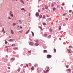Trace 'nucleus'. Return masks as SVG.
<instances>
[{
  "mask_svg": "<svg viewBox=\"0 0 73 73\" xmlns=\"http://www.w3.org/2000/svg\"><path fill=\"white\" fill-rule=\"evenodd\" d=\"M48 58H51V56L50 54H48L46 56Z\"/></svg>",
  "mask_w": 73,
  "mask_h": 73,
  "instance_id": "f257e3e1",
  "label": "nucleus"
},
{
  "mask_svg": "<svg viewBox=\"0 0 73 73\" xmlns=\"http://www.w3.org/2000/svg\"><path fill=\"white\" fill-rule=\"evenodd\" d=\"M11 34H14V32L13 31V30H11Z\"/></svg>",
  "mask_w": 73,
  "mask_h": 73,
  "instance_id": "f03ea898",
  "label": "nucleus"
},
{
  "mask_svg": "<svg viewBox=\"0 0 73 73\" xmlns=\"http://www.w3.org/2000/svg\"><path fill=\"white\" fill-rule=\"evenodd\" d=\"M21 11H23L24 10V11L25 12H26V10L24 8H22L21 9Z\"/></svg>",
  "mask_w": 73,
  "mask_h": 73,
  "instance_id": "7ed1b4c3",
  "label": "nucleus"
},
{
  "mask_svg": "<svg viewBox=\"0 0 73 73\" xmlns=\"http://www.w3.org/2000/svg\"><path fill=\"white\" fill-rule=\"evenodd\" d=\"M30 45H31V46H33V43L32 42H30V44H29Z\"/></svg>",
  "mask_w": 73,
  "mask_h": 73,
  "instance_id": "20e7f679",
  "label": "nucleus"
},
{
  "mask_svg": "<svg viewBox=\"0 0 73 73\" xmlns=\"http://www.w3.org/2000/svg\"><path fill=\"white\" fill-rule=\"evenodd\" d=\"M36 15L37 17H38L39 16V13H36Z\"/></svg>",
  "mask_w": 73,
  "mask_h": 73,
  "instance_id": "39448f33",
  "label": "nucleus"
},
{
  "mask_svg": "<svg viewBox=\"0 0 73 73\" xmlns=\"http://www.w3.org/2000/svg\"><path fill=\"white\" fill-rule=\"evenodd\" d=\"M66 71H69V72H70L71 71V70L70 69H68L66 70Z\"/></svg>",
  "mask_w": 73,
  "mask_h": 73,
  "instance_id": "423d86ee",
  "label": "nucleus"
},
{
  "mask_svg": "<svg viewBox=\"0 0 73 73\" xmlns=\"http://www.w3.org/2000/svg\"><path fill=\"white\" fill-rule=\"evenodd\" d=\"M35 45L36 46H38L39 45V43L36 42V43L35 44Z\"/></svg>",
  "mask_w": 73,
  "mask_h": 73,
  "instance_id": "0eeeda50",
  "label": "nucleus"
},
{
  "mask_svg": "<svg viewBox=\"0 0 73 73\" xmlns=\"http://www.w3.org/2000/svg\"><path fill=\"white\" fill-rule=\"evenodd\" d=\"M20 1L22 2L23 4H24V3L23 0H20Z\"/></svg>",
  "mask_w": 73,
  "mask_h": 73,
  "instance_id": "6e6552de",
  "label": "nucleus"
},
{
  "mask_svg": "<svg viewBox=\"0 0 73 73\" xmlns=\"http://www.w3.org/2000/svg\"><path fill=\"white\" fill-rule=\"evenodd\" d=\"M68 50L69 51L68 52V53H71V50L70 49H69Z\"/></svg>",
  "mask_w": 73,
  "mask_h": 73,
  "instance_id": "1a4fd4ad",
  "label": "nucleus"
},
{
  "mask_svg": "<svg viewBox=\"0 0 73 73\" xmlns=\"http://www.w3.org/2000/svg\"><path fill=\"white\" fill-rule=\"evenodd\" d=\"M13 40L12 39H11L10 40H8V41L9 42H12Z\"/></svg>",
  "mask_w": 73,
  "mask_h": 73,
  "instance_id": "9d476101",
  "label": "nucleus"
},
{
  "mask_svg": "<svg viewBox=\"0 0 73 73\" xmlns=\"http://www.w3.org/2000/svg\"><path fill=\"white\" fill-rule=\"evenodd\" d=\"M54 3H53L51 4V6H52V7H54Z\"/></svg>",
  "mask_w": 73,
  "mask_h": 73,
  "instance_id": "9b49d317",
  "label": "nucleus"
},
{
  "mask_svg": "<svg viewBox=\"0 0 73 73\" xmlns=\"http://www.w3.org/2000/svg\"><path fill=\"white\" fill-rule=\"evenodd\" d=\"M18 49V47H15V48H13L14 50H17Z\"/></svg>",
  "mask_w": 73,
  "mask_h": 73,
  "instance_id": "f8f14e48",
  "label": "nucleus"
},
{
  "mask_svg": "<svg viewBox=\"0 0 73 73\" xmlns=\"http://www.w3.org/2000/svg\"><path fill=\"white\" fill-rule=\"evenodd\" d=\"M50 70V68H47V70H46L47 71V72H48Z\"/></svg>",
  "mask_w": 73,
  "mask_h": 73,
  "instance_id": "ddd939ff",
  "label": "nucleus"
},
{
  "mask_svg": "<svg viewBox=\"0 0 73 73\" xmlns=\"http://www.w3.org/2000/svg\"><path fill=\"white\" fill-rule=\"evenodd\" d=\"M38 27L39 28H40L41 30H43L42 29L41 27H40V26H38Z\"/></svg>",
  "mask_w": 73,
  "mask_h": 73,
  "instance_id": "4468645a",
  "label": "nucleus"
},
{
  "mask_svg": "<svg viewBox=\"0 0 73 73\" xmlns=\"http://www.w3.org/2000/svg\"><path fill=\"white\" fill-rule=\"evenodd\" d=\"M51 36V35H49L48 36V38H50V37Z\"/></svg>",
  "mask_w": 73,
  "mask_h": 73,
  "instance_id": "2eb2a0df",
  "label": "nucleus"
},
{
  "mask_svg": "<svg viewBox=\"0 0 73 73\" xmlns=\"http://www.w3.org/2000/svg\"><path fill=\"white\" fill-rule=\"evenodd\" d=\"M42 17V16L41 15H40L39 17V19H41Z\"/></svg>",
  "mask_w": 73,
  "mask_h": 73,
  "instance_id": "dca6fc26",
  "label": "nucleus"
},
{
  "mask_svg": "<svg viewBox=\"0 0 73 73\" xmlns=\"http://www.w3.org/2000/svg\"><path fill=\"white\" fill-rule=\"evenodd\" d=\"M15 58H13L11 59V60H14Z\"/></svg>",
  "mask_w": 73,
  "mask_h": 73,
  "instance_id": "f3484780",
  "label": "nucleus"
},
{
  "mask_svg": "<svg viewBox=\"0 0 73 73\" xmlns=\"http://www.w3.org/2000/svg\"><path fill=\"white\" fill-rule=\"evenodd\" d=\"M44 36L45 37H47V35L46 34H44Z\"/></svg>",
  "mask_w": 73,
  "mask_h": 73,
  "instance_id": "a211bd4d",
  "label": "nucleus"
},
{
  "mask_svg": "<svg viewBox=\"0 0 73 73\" xmlns=\"http://www.w3.org/2000/svg\"><path fill=\"white\" fill-rule=\"evenodd\" d=\"M44 52L45 53H46V52H47V50H44Z\"/></svg>",
  "mask_w": 73,
  "mask_h": 73,
  "instance_id": "6ab92c4d",
  "label": "nucleus"
},
{
  "mask_svg": "<svg viewBox=\"0 0 73 73\" xmlns=\"http://www.w3.org/2000/svg\"><path fill=\"white\" fill-rule=\"evenodd\" d=\"M43 72H44V73H46L48 72H47V71L46 70V71H45V70H44Z\"/></svg>",
  "mask_w": 73,
  "mask_h": 73,
  "instance_id": "aec40b11",
  "label": "nucleus"
},
{
  "mask_svg": "<svg viewBox=\"0 0 73 73\" xmlns=\"http://www.w3.org/2000/svg\"><path fill=\"white\" fill-rule=\"evenodd\" d=\"M10 15H11V17H13V16H14L13 14H10Z\"/></svg>",
  "mask_w": 73,
  "mask_h": 73,
  "instance_id": "412c9836",
  "label": "nucleus"
},
{
  "mask_svg": "<svg viewBox=\"0 0 73 73\" xmlns=\"http://www.w3.org/2000/svg\"><path fill=\"white\" fill-rule=\"evenodd\" d=\"M13 26L16 25V23H13Z\"/></svg>",
  "mask_w": 73,
  "mask_h": 73,
  "instance_id": "4be33fe9",
  "label": "nucleus"
},
{
  "mask_svg": "<svg viewBox=\"0 0 73 73\" xmlns=\"http://www.w3.org/2000/svg\"><path fill=\"white\" fill-rule=\"evenodd\" d=\"M19 22L21 24L22 23V22H21V20H19Z\"/></svg>",
  "mask_w": 73,
  "mask_h": 73,
  "instance_id": "5701e85b",
  "label": "nucleus"
},
{
  "mask_svg": "<svg viewBox=\"0 0 73 73\" xmlns=\"http://www.w3.org/2000/svg\"><path fill=\"white\" fill-rule=\"evenodd\" d=\"M45 9H47L48 8V7L47 6H45Z\"/></svg>",
  "mask_w": 73,
  "mask_h": 73,
  "instance_id": "b1692460",
  "label": "nucleus"
},
{
  "mask_svg": "<svg viewBox=\"0 0 73 73\" xmlns=\"http://www.w3.org/2000/svg\"><path fill=\"white\" fill-rule=\"evenodd\" d=\"M54 53L56 52V49L55 48L54 49Z\"/></svg>",
  "mask_w": 73,
  "mask_h": 73,
  "instance_id": "393cba45",
  "label": "nucleus"
},
{
  "mask_svg": "<svg viewBox=\"0 0 73 73\" xmlns=\"http://www.w3.org/2000/svg\"><path fill=\"white\" fill-rule=\"evenodd\" d=\"M32 34L33 36H34V34L33 32H32Z\"/></svg>",
  "mask_w": 73,
  "mask_h": 73,
  "instance_id": "a878e982",
  "label": "nucleus"
},
{
  "mask_svg": "<svg viewBox=\"0 0 73 73\" xmlns=\"http://www.w3.org/2000/svg\"><path fill=\"white\" fill-rule=\"evenodd\" d=\"M49 31L50 32H51L52 31V29H50L49 30Z\"/></svg>",
  "mask_w": 73,
  "mask_h": 73,
  "instance_id": "bb28decb",
  "label": "nucleus"
},
{
  "mask_svg": "<svg viewBox=\"0 0 73 73\" xmlns=\"http://www.w3.org/2000/svg\"><path fill=\"white\" fill-rule=\"evenodd\" d=\"M56 10V8L55 7H54L53 8V10L54 11Z\"/></svg>",
  "mask_w": 73,
  "mask_h": 73,
  "instance_id": "cd10ccee",
  "label": "nucleus"
},
{
  "mask_svg": "<svg viewBox=\"0 0 73 73\" xmlns=\"http://www.w3.org/2000/svg\"><path fill=\"white\" fill-rule=\"evenodd\" d=\"M28 53H30V54H31V51H28Z\"/></svg>",
  "mask_w": 73,
  "mask_h": 73,
  "instance_id": "c85d7f7f",
  "label": "nucleus"
},
{
  "mask_svg": "<svg viewBox=\"0 0 73 73\" xmlns=\"http://www.w3.org/2000/svg\"><path fill=\"white\" fill-rule=\"evenodd\" d=\"M20 33H22L23 32V31H21L19 32Z\"/></svg>",
  "mask_w": 73,
  "mask_h": 73,
  "instance_id": "c756f323",
  "label": "nucleus"
},
{
  "mask_svg": "<svg viewBox=\"0 0 73 73\" xmlns=\"http://www.w3.org/2000/svg\"><path fill=\"white\" fill-rule=\"evenodd\" d=\"M43 25H46V24L45 23H43Z\"/></svg>",
  "mask_w": 73,
  "mask_h": 73,
  "instance_id": "7c9ffc66",
  "label": "nucleus"
},
{
  "mask_svg": "<svg viewBox=\"0 0 73 73\" xmlns=\"http://www.w3.org/2000/svg\"><path fill=\"white\" fill-rule=\"evenodd\" d=\"M15 46V44H13L12 45V46Z\"/></svg>",
  "mask_w": 73,
  "mask_h": 73,
  "instance_id": "2f4dec72",
  "label": "nucleus"
},
{
  "mask_svg": "<svg viewBox=\"0 0 73 73\" xmlns=\"http://www.w3.org/2000/svg\"><path fill=\"white\" fill-rule=\"evenodd\" d=\"M61 26H60L59 28L58 29L60 30L61 29Z\"/></svg>",
  "mask_w": 73,
  "mask_h": 73,
  "instance_id": "473e14b6",
  "label": "nucleus"
},
{
  "mask_svg": "<svg viewBox=\"0 0 73 73\" xmlns=\"http://www.w3.org/2000/svg\"><path fill=\"white\" fill-rule=\"evenodd\" d=\"M29 66H32L31 64V63H30L29 64Z\"/></svg>",
  "mask_w": 73,
  "mask_h": 73,
  "instance_id": "72a5a7b5",
  "label": "nucleus"
},
{
  "mask_svg": "<svg viewBox=\"0 0 73 73\" xmlns=\"http://www.w3.org/2000/svg\"><path fill=\"white\" fill-rule=\"evenodd\" d=\"M4 30H5L4 28H3V29L2 30V31L3 32L4 31Z\"/></svg>",
  "mask_w": 73,
  "mask_h": 73,
  "instance_id": "f704fd0d",
  "label": "nucleus"
},
{
  "mask_svg": "<svg viewBox=\"0 0 73 73\" xmlns=\"http://www.w3.org/2000/svg\"><path fill=\"white\" fill-rule=\"evenodd\" d=\"M20 70V69H18V72H19Z\"/></svg>",
  "mask_w": 73,
  "mask_h": 73,
  "instance_id": "c9c22d12",
  "label": "nucleus"
},
{
  "mask_svg": "<svg viewBox=\"0 0 73 73\" xmlns=\"http://www.w3.org/2000/svg\"><path fill=\"white\" fill-rule=\"evenodd\" d=\"M12 13V12H10V15H11Z\"/></svg>",
  "mask_w": 73,
  "mask_h": 73,
  "instance_id": "e433bc0d",
  "label": "nucleus"
},
{
  "mask_svg": "<svg viewBox=\"0 0 73 73\" xmlns=\"http://www.w3.org/2000/svg\"><path fill=\"white\" fill-rule=\"evenodd\" d=\"M38 66V64H36L35 65V66Z\"/></svg>",
  "mask_w": 73,
  "mask_h": 73,
  "instance_id": "4c0bfd02",
  "label": "nucleus"
},
{
  "mask_svg": "<svg viewBox=\"0 0 73 73\" xmlns=\"http://www.w3.org/2000/svg\"><path fill=\"white\" fill-rule=\"evenodd\" d=\"M66 15V13H64V14H63V16H65Z\"/></svg>",
  "mask_w": 73,
  "mask_h": 73,
  "instance_id": "58836bf2",
  "label": "nucleus"
},
{
  "mask_svg": "<svg viewBox=\"0 0 73 73\" xmlns=\"http://www.w3.org/2000/svg\"><path fill=\"white\" fill-rule=\"evenodd\" d=\"M31 69H32V70H33L34 69V67H32L31 68Z\"/></svg>",
  "mask_w": 73,
  "mask_h": 73,
  "instance_id": "ea45409f",
  "label": "nucleus"
},
{
  "mask_svg": "<svg viewBox=\"0 0 73 73\" xmlns=\"http://www.w3.org/2000/svg\"><path fill=\"white\" fill-rule=\"evenodd\" d=\"M64 5V3H62V5L63 6Z\"/></svg>",
  "mask_w": 73,
  "mask_h": 73,
  "instance_id": "a19ab883",
  "label": "nucleus"
},
{
  "mask_svg": "<svg viewBox=\"0 0 73 73\" xmlns=\"http://www.w3.org/2000/svg\"><path fill=\"white\" fill-rule=\"evenodd\" d=\"M7 41H5V44H7Z\"/></svg>",
  "mask_w": 73,
  "mask_h": 73,
  "instance_id": "79ce46f5",
  "label": "nucleus"
},
{
  "mask_svg": "<svg viewBox=\"0 0 73 73\" xmlns=\"http://www.w3.org/2000/svg\"><path fill=\"white\" fill-rule=\"evenodd\" d=\"M69 12L70 13L71 12H72V10H69Z\"/></svg>",
  "mask_w": 73,
  "mask_h": 73,
  "instance_id": "37998d69",
  "label": "nucleus"
},
{
  "mask_svg": "<svg viewBox=\"0 0 73 73\" xmlns=\"http://www.w3.org/2000/svg\"><path fill=\"white\" fill-rule=\"evenodd\" d=\"M66 67L67 68H68V65H67L66 66Z\"/></svg>",
  "mask_w": 73,
  "mask_h": 73,
  "instance_id": "c03bdc74",
  "label": "nucleus"
},
{
  "mask_svg": "<svg viewBox=\"0 0 73 73\" xmlns=\"http://www.w3.org/2000/svg\"><path fill=\"white\" fill-rule=\"evenodd\" d=\"M36 42H38V40H36Z\"/></svg>",
  "mask_w": 73,
  "mask_h": 73,
  "instance_id": "a18cd8bd",
  "label": "nucleus"
},
{
  "mask_svg": "<svg viewBox=\"0 0 73 73\" xmlns=\"http://www.w3.org/2000/svg\"><path fill=\"white\" fill-rule=\"evenodd\" d=\"M43 18L44 19V18H45V16L44 15V16H43Z\"/></svg>",
  "mask_w": 73,
  "mask_h": 73,
  "instance_id": "49530a36",
  "label": "nucleus"
},
{
  "mask_svg": "<svg viewBox=\"0 0 73 73\" xmlns=\"http://www.w3.org/2000/svg\"><path fill=\"white\" fill-rule=\"evenodd\" d=\"M51 19V18H49L48 19V20L50 21V20Z\"/></svg>",
  "mask_w": 73,
  "mask_h": 73,
  "instance_id": "de8ad7c7",
  "label": "nucleus"
},
{
  "mask_svg": "<svg viewBox=\"0 0 73 73\" xmlns=\"http://www.w3.org/2000/svg\"><path fill=\"white\" fill-rule=\"evenodd\" d=\"M8 18H9V19H11L10 17H9Z\"/></svg>",
  "mask_w": 73,
  "mask_h": 73,
  "instance_id": "09e8293b",
  "label": "nucleus"
},
{
  "mask_svg": "<svg viewBox=\"0 0 73 73\" xmlns=\"http://www.w3.org/2000/svg\"><path fill=\"white\" fill-rule=\"evenodd\" d=\"M42 10H44V8H42Z\"/></svg>",
  "mask_w": 73,
  "mask_h": 73,
  "instance_id": "8fccbe9b",
  "label": "nucleus"
},
{
  "mask_svg": "<svg viewBox=\"0 0 73 73\" xmlns=\"http://www.w3.org/2000/svg\"><path fill=\"white\" fill-rule=\"evenodd\" d=\"M66 20H68V19L67 18H66Z\"/></svg>",
  "mask_w": 73,
  "mask_h": 73,
  "instance_id": "3c124183",
  "label": "nucleus"
},
{
  "mask_svg": "<svg viewBox=\"0 0 73 73\" xmlns=\"http://www.w3.org/2000/svg\"><path fill=\"white\" fill-rule=\"evenodd\" d=\"M8 69H10V68H9V67H8Z\"/></svg>",
  "mask_w": 73,
  "mask_h": 73,
  "instance_id": "603ef678",
  "label": "nucleus"
},
{
  "mask_svg": "<svg viewBox=\"0 0 73 73\" xmlns=\"http://www.w3.org/2000/svg\"><path fill=\"white\" fill-rule=\"evenodd\" d=\"M38 12H40V10L39 9V10H38Z\"/></svg>",
  "mask_w": 73,
  "mask_h": 73,
  "instance_id": "864d4df0",
  "label": "nucleus"
},
{
  "mask_svg": "<svg viewBox=\"0 0 73 73\" xmlns=\"http://www.w3.org/2000/svg\"><path fill=\"white\" fill-rule=\"evenodd\" d=\"M29 39H30V40L31 41H32V39H31V38H29Z\"/></svg>",
  "mask_w": 73,
  "mask_h": 73,
  "instance_id": "5fc2aeb1",
  "label": "nucleus"
},
{
  "mask_svg": "<svg viewBox=\"0 0 73 73\" xmlns=\"http://www.w3.org/2000/svg\"><path fill=\"white\" fill-rule=\"evenodd\" d=\"M69 48H72V46H69Z\"/></svg>",
  "mask_w": 73,
  "mask_h": 73,
  "instance_id": "6e6d98bb",
  "label": "nucleus"
},
{
  "mask_svg": "<svg viewBox=\"0 0 73 73\" xmlns=\"http://www.w3.org/2000/svg\"><path fill=\"white\" fill-rule=\"evenodd\" d=\"M20 28H21V29H22V27H21V26H20Z\"/></svg>",
  "mask_w": 73,
  "mask_h": 73,
  "instance_id": "4d7b16f0",
  "label": "nucleus"
},
{
  "mask_svg": "<svg viewBox=\"0 0 73 73\" xmlns=\"http://www.w3.org/2000/svg\"><path fill=\"white\" fill-rule=\"evenodd\" d=\"M6 32L5 31H4V32H3V33H5Z\"/></svg>",
  "mask_w": 73,
  "mask_h": 73,
  "instance_id": "13d9d810",
  "label": "nucleus"
},
{
  "mask_svg": "<svg viewBox=\"0 0 73 73\" xmlns=\"http://www.w3.org/2000/svg\"><path fill=\"white\" fill-rule=\"evenodd\" d=\"M27 33H28V32H26V34H27Z\"/></svg>",
  "mask_w": 73,
  "mask_h": 73,
  "instance_id": "bf43d9fd",
  "label": "nucleus"
},
{
  "mask_svg": "<svg viewBox=\"0 0 73 73\" xmlns=\"http://www.w3.org/2000/svg\"><path fill=\"white\" fill-rule=\"evenodd\" d=\"M17 28H19V26H18L17 27Z\"/></svg>",
  "mask_w": 73,
  "mask_h": 73,
  "instance_id": "052dcab7",
  "label": "nucleus"
},
{
  "mask_svg": "<svg viewBox=\"0 0 73 73\" xmlns=\"http://www.w3.org/2000/svg\"><path fill=\"white\" fill-rule=\"evenodd\" d=\"M30 15H31V14H29V16H30Z\"/></svg>",
  "mask_w": 73,
  "mask_h": 73,
  "instance_id": "680f3d73",
  "label": "nucleus"
},
{
  "mask_svg": "<svg viewBox=\"0 0 73 73\" xmlns=\"http://www.w3.org/2000/svg\"><path fill=\"white\" fill-rule=\"evenodd\" d=\"M26 66H27V67L28 66V65L27 64H26Z\"/></svg>",
  "mask_w": 73,
  "mask_h": 73,
  "instance_id": "e2e57ef3",
  "label": "nucleus"
},
{
  "mask_svg": "<svg viewBox=\"0 0 73 73\" xmlns=\"http://www.w3.org/2000/svg\"><path fill=\"white\" fill-rule=\"evenodd\" d=\"M59 39H60V40H61V38H59Z\"/></svg>",
  "mask_w": 73,
  "mask_h": 73,
  "instance_id": "0e129e2a",
  "label": "nucleus"
},
{
  "mask_svg": "<svg viewBox=\"0 0 73 73\" xmlns=\"http://www.w3.org/2000/svg\"><path fill=\"white\" fill-rule=\"evenodd\" d=\"M24 67L25 68H26V66H24Z\"/></svg>",
  "mask_w": 73,
  "mask_h": 73,
  "instance_id": "69168bd1",
  "label": "nucleus"
},
{
  "mask_svg": "<svg viewBox=\"0 0 73 73\" xmlns=\"http://www.w3.org/2000/svg\"><path fill=\"white\" fill-rule=\"evenodd\" d=\"M29 32V30H28V32Z\"/></svg>",
  "mask_w": 73,
  "mask_h": 73,
  "instance_id": "338daca9",
  "label": "nucleus"
},
{
  "mask_svg": "<svg viewBox=\"0 0 73 73\" xmlns=\"http://www.w3.org/2000/svg\"><path fill=\"white\" fill-rule=\"evenodd\" d=\"M62 9H63V7H61Z\"/></svg>",
  "mask_w": 73,
  "mask_h": 73,
  "instance_id": "774afa93",
  "label": "nucleus"
}]
</instances>
